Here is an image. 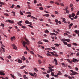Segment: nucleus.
I'll list each match as a JSON object with an SVG mask.
<instances>
[{
    "mask_svg": "<svg viewBox=\"0 0 79 79\" xmlns=\"http://www.w3.org/2000/svg\"><path fill=\"white\" fill-rule=\"evenodd\" d=\"M1 26H2V27H5V25H4V24H3L2 23L1 24Z\"/></svg>",
    "mask_w": 79,
    "mask_h": 79,
    "instance_id": "obj_59",
    "label": "nucleus"
},
{
    "mask_svg": "<svg viewBox=\"0 0 79 79\" xmlns=\"http://www.w3.org/2000/svg\"><path fill=\"white\" fill-rule=\"evenodd\" d=\"M54 73L52 72V73H51V75H52V76H54Z\"/></svg>",
    "mask_w": 79,
    "mask_h": 79,
    "instance_id": "obj_39",
    "label": "nucleus"
},
{
    "mask_svg": "<svg viewBox=\"0 0 79 79\" xmlns=\"http://www.w3.org/2000/svg\"><path fill=\"white\" fill-rule=\"evenodd\" d=\"M73 45H75V46H77V44L76 43H73Z\"/></svg>",
    "mask_w": 79,
    "mask_h": 79,
    "instance_id": "obj_27",
    "label": "nucleus"
},
{
    "mask_svg": "<svg viewBox=\"0 0 79 79\" xmlns=\"http://www.w3.org/2000/svg\"><path fill=\"white\" fill-rule=\"evenodd\" d=\"M68 47H71V44H67Z\"/></svg>",
    "mask_w": 79,
    "mask_h": 79,
    "instance_id": "obj_29",
    "label": "nucleus"
},
{
    "mask_svg": "<svg viewBox=\"0 0 79 79\" xmlns=\"http://www.w3.org/2000/svg\"><path fill=\"white\" fill-rule=\"evenodd\" d=\"M68 7H65V10H66V11L67 10H68Z\"/></svg>",
    "mask_w": 79,
    "mask_h": 79,
    "instance_id": "obj_62",
    "label": "nucleus"
},
{
    "mask_svg": "<svg viewBox=\"0 0 79 79\" xmlns=\"http://www.w3.org/2000/svg\"><path fill=\"white\" fill-rule=\"evenodd\" d=\"M65 35H68V34H67V33H64V35L65 36Z\"/></svg>",
    "mask_w": 79,
    "mask_h": 79,
    "instance_id": "obj_56",
    "label": "nucleus"
},
{
    "mask_svg": "<svg viewBox=\"0 0 79 79\" xmlns=\"http://www.w3.org/2000/svg\"><path fill=\"white\" fill-rule=\"evenodd\" d=\"M15 39H16V38H15V37L14 36L13 37H11V38L10 40H12V41H13V40H15Z\"/></svg>",
    "mask_w": 79,
    "mask_h": 79,
    "instance_id": "obj_9",
    "label": "nucleus"
},
{
    "mask_svg": "<svg viewBox=\"0 0 79 79\" xmlns=\"http://www.w3.org/2000/svg\"><path fill=\"white\" fill-rule=\"evenodd\" d=\"M14 6H15V5H12L11 6V8H13L14 7Z\"/></svg>",
    "mask_w": 79,
    "mask_h": 79,
    "instance_id": "obj_47",
    "label": "nucleus"
},
{
    "mask_svg": "<svg viewBox=\"0 0 79 79\" xmlns=\"http://www.w3.org/2000/svg\"><path fill=\"white\" fill-rule=\"evenodd\" d=\"M0 74L2 75V76H5V74L3 73V71H0Z\"/></svg>",
    "mask_w": 79,
    "mask_h": 79,
    "instance_id": "obj_5",
    "label": "nucleus"
},
{
    "mask_svg": "<svg viewBox=\"0 0 79 79\" xmlns=\"http://www.w3.org/2000/svg\"><path fill=\"white\" fill-rule=\"evenodd\" d=\"M51 3H55V2L53 1H50Z\"/></svg>",
    "mask_w": 79,
    "mask_h": 79,
    "instance_id": "obj_55",
    "label": "nucleus"
},
{
    "mask_svg": "<svg viewBox=\"0 0 79 79\" xmlns=\"http://www.w3.org/2000/svg\"><path fill=\"white\" fill-rule=\"evenodd\" d=\"M55 22L56 23H58V20H57V19H56V20H55Z\"/></svg>",
    "mask_w": 79,
    "mask_h": 79,
    "instance_id": "obj_54",
    "label": "nucleus"
},
{
    "mask_svg": "<svg viewBox=\"0 0 79 79\" xmlns=\"http://www.w3.org/2000/svg\"><path fill=\"white\" fill-rule=\"evenodd\" d=\"M72 17H73V18H74V16H75V14H74V13H73L72 14Z\"/></svg>",
    "mask_w": 79,
    "mask_h": 79,
    "instance_id": "obj_20",
    "label": "nucleus"
},
{
    "mask_svg": "<svg viewBox=\"0 0 79 79\" xmlns=\"http://www.w3.org/2000/svg\"><path fill=\"white\" fill-rule=\"evenodd\" d=\"M17 6L18 7V8H21V6H20L19 5H18Z\"/></svg>",
    "mask_w": 79,
    "mask_h": 79,
    "instance_id": "obj_58",
    "label": "nucleus"
},
{
    "mask_svg": "<svg viewBox=\"0 0 79 79\" xmlns=\"http://www.w3.org/2000/svg\"><path fill=\"white\" fill-rule=\"evenodd\" d=\"M38 44H42L43 43H42V42H41L40 41H39L38 42Z\"/></svg>",
    "mask_w": 79,
    "mask_h": 79,
    "instance_id": "obj_34",
    "label": "nucleus"
},
{
    "mask_svg": "<svg viewBox=\"0 0 79 79\" xmlns=\"http://www.w3.org/2000/svg\"><path fill=\"white\" fill-rule=\"evenodd\" d=\"M34 71H35V72H37V71H38V70H37V69L36 68H34Z\"/></svg>",
    "mask_w": 79,
    "mask_h": 79,
    "instance_id": "obj_17",
    "label": "nucleus"
},
{
    "mask_svg": "<svg viewBox=\"0 0 79 79\" xmlns=\"http://www.w3.org/2000/svg\"><path fill=\"white\" fill-rule=\"evenodd\" d=\"M75 33L76 34H79V31L78 30H75L74 31Z\"/></svg>",
    "mask_w": 79,
    "mask_h": 79,
    "instance_id": "obj_11",
    "label": "nucleus"
},
{
    "mask_svg": "<svg viewBox=\"0 0 79 79\" xmlns=\"http://www.w3.org/2000/svg\"><path fill=\"white\" fill-rule=\"evenodd\" d=\"M55 3L56 4V5H60V3H59V2H55Z\"/></svg>",
    "mask_w": 79,
    "mask_h": 79,
    "instance_id": "obj_30",
    "label": "nucleus"
},
{
    "mask_svg": "<svg viewBox=\"0 0 79 79\" xmlns=\"http://www.w3.org/2000/svg\"><path fill=\"white\" fill-rule=\"evenodd\" d=\"M22 28H23V29H26V27L24 26H22Z\"/></svg>",
    "mask_w": 79,
    "mask_h": 79,
    "instance_id": "obj_51",
    "label": "nucleus"
},
{
    "mask_svg": "<svg viewBox=\"0 0 79 79\" xmlns=\"http://www.w3.org/2000/svg\"><path fill=\"white\" fill-rule=\"evenodd\" d=\"M31 18H32V19H37V18H36L35 17L33 16H32L31 17Z\"/></svg>",
    "mask_w": 79,
    "mask_h": 79,
    "instance_id": "obj_22",
    "label": "nucleus"
},
{
    "mask_svg": "<svg viewBox=\"0 0 79 79\" xmlns=\"http://www.w3.org/2000/svg\"><path fill=\"white\" fill-rule=\"evenodd\" d=\"M73 62H74V63H76V61L77 62H78L79 61V60H77L76 59H75L74 58L73 59Z\"/></svg>",
    "mask_w": 79,
    "mask_h": 79,
    "instance_id": "obj_3",
    "label": "nucleus"
},
{
    "mask_svg": "<svg viewBox=\"0 0 79 79\" xmlns=\"http://www.w3.org/2000/svg\"><path fill=\"white\" fill-rule=\"evenodd\" d=\"M60 5H61V6H64V5L63 3H60Z\"/></svg>",
    "mask_w": 79,
    "mask_h": 79,
    "instance_id": "obj_43",
    "label": "nucleus"
},
{
    "mask_svg": "<svg viewBox=\"0 0 79 79\" xmlns=\"http://www.w3.org/2000/svg\"><path fill=\"white\" fill-rule=\"evenodd\" d=\"M0 4H1V5H5V3H4L1 2H0Z\"/></svg>",
    "mask_w": 79,
    "mask_h": 79,
    "instance_id": "obj_35",
    "label": "nucleus"
},
{
    "mask_svg": "<svg viewBox=\"0 0 79 79\" xmlns=\"http://www.w3.org/2000/svg\"><path fill=\"white\" fill-rule=\"evenodd\" d=\"M26 48L27 50H28V51H29V49H28V48H27V46H26L25 47Z\"/></svg>",
    "mask_w": 79,
    "mask_h": 79,
    "instance_id": "obj_28",
    "label": "nucleus"
},
{
    "mask_svg": "<svg viewBox=\"0 0 79 79\" xmlns=\"http://www.w3.org/2000/svg\"><path fill=\"white\" fill-rule=\"evenodd\" d=\"M51 48L52 49H53V50H55L56 48L55 47H51Z\"/></svg>",
    "mask_w": 79,
    "mask_h": 79,
    "instance_id": "obj_50",
    "label": "nucleus"
},
{
    "mask_svg": "<svg viewBox=\"0 0 79 79\" xmlns=\"http://www.w3.org/2000/svg\"><path fill=\"white\" fill-rule=\"evenodd\" d=\"M70 72L72 73L70 74V75L71 76H74L75 75H76V74H79L78 73H77L76 72H74V71L72 70H70Z\"/></svg>",
    "mask_w": 79,
    "mask_h": 79,
    "instance_id": "obj_2",
    "label": "nucleus"
},
{
    "mask_svg": "<svg viewBox=\"0 0 79 79\" xmlns=\"http://www.w3.org/2000/svg\"><path fill=\"white\" fill-rule=\"evenodd\" d=\"M49 71H50V72H52V71H54V69H49Z\"/></svg>",
    "mask_w": 79,
    "mask_h": 79,
    "instance_id": "obj_31",
    "label": "nucleus"
},
{
    "mask_svg": "<svg viewBox=\"0 0 79 79\" xmlns=\"http://www.w3.org/2000/svg\"><path fill=\"white\" fill-rule=\"evenodd\" d=\"M25 24H29V22L27 20H26L25 22Z\"/></svg>",
    "mask_w": 79,
    "mask_h": 79,
    "instance_id": "obj_14",
    "label": "nucleus"
},
{
    "mask_svg": "<svg viewBox=\"0 0 79 79\" xmlns=\"http://www.w3.org/2000/svg\"><path fill=\"white\" fill-rule=\"evenodd\" d=\"M24 73L25 74H28V73L26 72V71H24Z\"/></svg>",
    "mask_w": 79,
    "mask_h": 79,
    "instance_id": "obj_44",
    "label": "nucleus"
},
{
    "mask_svg": "<svg viewBox=\"0 0 79 79\" xmlns=\"http://www.w3.org/2000/svg\"><path fill=\"white\" fill-rule=\"evenodd\" d=\"M0 4H1V5H5V3H4L1 2H0Z\"/></svg>",
    "mask_w": 79,
    "mask_h": 79,
    "instance_id": "obj_36",
    "label": "nucleus"
},
{
    "mask_svg": "<svg viewBox=\"0 0 79 79\" xmlns=\"http://www.w3.org/2000/svg\"><path fill=\"white\" fill-rule=\"evenodd\" d=\"M25 40L28 43L26 42L25 41H23V42H22V44H23V47H26V44H27V45H29V40H28L27 39H25Z\"/></svg>",
    "mask_w": 79,
    "mask_h": 79,
    "instance_id": "obj_1",
    "label": "nucleus"
},
{
    "mask_svg": "<svg viewBox=\"0 0 79 79\" xmlns=\"http://www.w3.org/2000/svg\"><path fill=\"white\" fill-rule=\"evenodd\" d=\"M43 16H46V17H48V16H49V15L48 14H46L45 15H44Z\"/></svg>",
    "mask_w": 79,
    "mask_h": 79,
    "instance_id": "obj_18",
    "label": "nucleus"
},
{
    "mask_svg": "<svg viewBox=\"0 0 79 79\" xmlns=\"http://www.w3.org/2000/svg\"><path fill=\"white\" fill-rule=\"evenodd\" d=\"M73 6V4H70V7H72Z\"/></svg>",
    "mask_w": 79,
    "mask_h": 79,
    "instance_id": "obj_63",
    "label": "nucleus"
},
{
    "mask_svg": "<svg viewBox=\"0 0 79 79\" xmlns=\"http://www.w3.org/2000/svg\"><path fill=\"white\" fill-rule=\"evenodd\" d=\"M46 77H48V78L49 77V74H47L46 75Z\"/></svg>",
    "mask_w": 79,
    "mask_h": 79,
    "instance_id": "obj_61",
    "label": "nucleus"
},
{
    "mask_svg": "<svg viewBox=\"0 0 79 79\" xmlns=\"http://www.w3.org/2000/svg\"><path fill=\"white\" fill-rule=\"evenodd\" d=\"M4 15H5V16H9L8 14L7 13H5L4 14Z\"/></svg>",
    "mask_w": 79,
    "mask_h": 79,
    "instance_id": "obj_42",
    "label": "nucleus"
},
{
    "mask_svg": "<svg viewBox=\"0 0 79 79\" xmlns=\"http://www.w3.org/2000/svg\"><path fill=\"white\" fill-rule=\"evenodd\" d=\"M45 32L46 33H47V34H48V32H49V31H48V30H46Z\"/></svg>",
    "mask_w": 79,
    "mask_h": 79,
    "instance_id": "obj_46",
    "label": "nucleus"
},
{
    "mask_svg": "<svg viewBox=\"0 0 79 79\" xmlns=\"http://www.w3.org/2000/svg\"><path fill=\"white\" fill-rule=\"evenodd\" d=\"M29 74H30V75H31V76H33V77L34 76V74H32V73H29Z\"/></svg>",
    "mask_w": 79,
    "mask_h": 79,
    "instance_id": "obj_25",
    "label": "nucleus"
},
{
    "mask_svg": "<svg viewBox=\"0 0 79 79\" xmlns=\"http://www.w3.org/2000/svg\"><path fill=\"white\" fill-rule=\"evenodd\" d=\"M66 60L68 61V62L69 63H71V64H72V61H71L70 60H69L68 59H67Z\"/></svg>",
    "mask_w": 79,
    "mask_h": 79,
    "instance_id": "obj_10",
    "label": "nucleus"
},
{
    "mask_svg": "<svg viewBox=\"0 0 79 79\" xmlns=\"http://www.w3.org/2000/svg\"><path fill=\"white\" fill-rule=\"evenodd\" d=\"M10 76L13 78H15V76H14V75H12V74H10Z\"/></svg>",
    "mask_w": 79,
    "mask_h": 79,
    "instance_id": "obj_33",
    "label": "nucleus"
},
{
    "mask_svg": "<svg viewBox=\"0 0 79 79\" xmlns=\"http://www.w3.org/2000/svg\"><path fill=\"white\" fill-rule=\"evenodd\" d=\"M54 60L55 61L56 65H57V64H58V62L57 61V60H56V59H54Z\"/></svg>",
    "mask_w": 79,
    "mask_h": 79,
    "instance_id": "obj_6",
    "label": "nucleus"
},
{
    "mask_svg": "<svg viewBox=\"0 0 79 79\" xmlns=\"http://www.w3.org/2000/svg\"><path fill=\"white\" fill-rule=\"evenodd\" d=\"M66 13H68V14H69V11L68 10H66Z\"/></svg>",
    "mask_w": 79,
    "mask_h": 79,
    "instance_id": "obj_57",
    "label": "nucleus"
},
{
    "mask_svg": "<svg viewBox=\"0 0 79 79\" xmlns=\"http://www.w3.org/2000/svg\"><path fill=\"white\" fill-rule=\"evenodd\" d=\"M53 68V66H52V67H49L48 68L49 69H52V68Z\"/></svg>",
    "mask_w": 79,
    "mask_h": 79,
    "instance_id": "obj_41",
    "label": "nucleus"
},
{
    "mask_svg": "<svg viewBox=\"0 0 79 79\" xmlns=\"http://www.w3.org/2000/svg\"><path fill=\"white\" fill-rule=\"evenodd\" d=\"M18 74L19 76L20 77H21L22 76L21 75V74L20 73H18Z\"/></svg>",
    "mask_w": 79,
    "mask_h": 79,
    "instance_id": "obj_32",
    "label": "nucleus"
},
{
    "mask_svg": "<svg viewBox=\"0 0 79 79\" xmlns=\"http://www.w3.org/2000/svg\"><path fill=\"white\" fill-rule=\"evenodd\" d=\"M20 15H23V12L20 11Z\"/></svg>",
    "mask_w": 79,
    "mask_h": 79,
    "instance_id": "obj_48",
    "label": "nucleus"
},
{
    "mask_svg": "<svg viewBox=\"0 0 79 79\" xmlns=\"http://www.w3.org/2000/svg\"><path fill=\"white\" fill-rule=\"evenodd\" d=\"M64 40H65V41H66L67 42H70V40L68 39H64Z\"/></svg>",
    "mask_w": 79,
    "mask_h": 79,
    "instance_id": "obj_13",
    "label": "nucleus"
},
{
    "mask_svg": "<svg viewBox=\"0 0 79 79\" xmlns=\"http://www.w3.org/2000/svg\"><path fill=\"white\" fill-rule=\"evenodd\" d=\"M54 56H56L57 57H58V55L56 54H55Z\"/></svg>",
    "mask_w": 79,
    "mask_h": 79,
    "instance_id": "obj_49",
    "label": "nucleus"
},
{
    "mask_svg": "<svg viewBox=\"0 0 79 79\" xmlns=\"http://www.w3.org/2000/svg\"><path fill=\"white\" fill-rule=\"evenodd\" d=\"M18 63H21L23 62L22 60H20V59H19L18 61Z\"/></svg>",
    "mask_w": 79,
    "mask_h": 79,
    "instance_id": "obj_12",
    "label": "nucleus"
},
{
    "mask_svg": "<svg viewBox=\"0 0 79 79\" xmlns=\"http://www.w3.org/2000/svg\"><path fill=\"white\" fill-rule=\"evenodd\" d=\"M50 53H51L52 55H55V54H54V53L53 52H51Z\"/></svg>",
    "mask_w": 79,
    "mask_h": 79,
    "instance_id": "obj_53",
    "label": "nucleus"
},
{
    "mask_svg": "<svg viewBox=\"0 0 79 79\" xmlns=\"http://www.w3.org/2000/svg\"><path fill=\"white\" fill-rule=\"evenodd\" d=\"M68 67L69 68H70V69H72V67H71V66H70L69 65H68Z\"/></svg>",
    "mask_w": 79,
    "mask_h": 79,
    "instance_id": "obj_60",
    "label": "nucleus"
},
{
    "mask_svg": "<svg viewBox=\"0 0 79 79\" xmlns=\"http://www.w3.org/2000/svg\"><path fill=\"white\" fill-rule=\"evenodd\" d=\"M25 67H26V65H24V66L21 67L20 68V69H23V68H25Z\"/></svg>",
    "mask_w": 79,
    "mask_h": 79,
    "instance_id": "obj_26",
    "label": "nucleus"
},
{
    "mask_svg": "<svg viewBox=\"0 0 79 79\" xmlns=\"http://www.w3.org/2000/svg\"><path fill=\"white\" fill-rule=\"evenodd\" d=\"M26 75H24L23 77H24V78L25 79H27V77H26Z\"/></svg>",
    "mask_w": 79,
    "mask_h": 79,
    "instance_id": "obj_21",
    "label": "nucleus"
},
{
    "mask_svg": "<svg viewBox=\"0 0 79 79\" xmlns=\"http://www.w3.org/2000/svg\"><path fill=\"white\" fill-rule=\"evenodd\" d=\"M7 58L9 59H10L11 58V56H10V55H9L7 56Z\"/></svg>",
    "mask_w": 79,
    "mask_h": 79,
    "instance_id": "obj_37",
    "label": "nucleus"
},
{
    "mask_svg": "<svg viewBox=\"0 0 79 79\" xmlns=\"http://www.w3.org/2000/svg\"><path fill=\"white\" fill-rule=\"evenodd\" d=\"M38 62H39V63H42V61H41V60H38Z\"/></svg>",
    "mask_w": 79,
    "mask_h": 79,
    "instance_id": "obj_52",
    "label": "nucleus"
},
{
    "mask_svg": "<svg viewBox=\"0 0 79 79\" xmlns=\"http://www.w3.org/2000/svg\"><path fill=\"white\" fill-rule=\"evenodd\" d=\"M21 23H23V21H21L19 22H18V24H19V26H22V24H21Z\"/></svg>",
    "mask_w": 79,
    "mask_h": 79,
    "instance_id": "obj_7",
    "label": "nucleus"
},
{
    "mask_svg": "<svg viewBox=\"0 0 79 79\" xmlns=\"http://www.w3.org/2000/svg\"><path fill=\"white\" fill-rule=\"evenodd\" d=\"M34 3H37V0H34Z\"/></svg>",
    "mask_w": 79,
    "mask_h": 79,
    "instance_id": "obj_45",
    "label": "nucleus"
},
{
    "mask_svg": "<svg viewBox=\"0 0 79 79\" xmlns=\"http://www.w3.org/2000/svg\"><path fill=\"white\" fill-rule=\"evenodd\" d=\"M8 23H11V24H12L13 23H14V22L13 21H11L10 20H8Z\"/></svg>",
    "mask_w": 79,
    "mask_h": 79,
    "instance_id": "obj_8",
    "label": "nucleus"
},
{
    "mask_svg": "<svg viewBox=\"0 0 79 79\" xmlns=\"http://www.w3.org/2000/svg\"><path fill=\"white\" fill-rule=\"evenodd\" d=\"M43 41H44V42H48V40H47L44 39L43 40Z\"/></svg>",
    "mask_w": 79,
    "mask_h": 79,
    "instance_id": "obj_19",
    "label": "nucleus"
},
{
    "mask_svg": "<svg viewBox=\"0 0 79 79\" xmlns=\"http://www.w3.org/2000/svg\"><path fill=\"white\" fill-rule=\"evenodd\" d=\"M39 9L40 10H43V8L42 7H40L39 8Z\"/></svg>",
    "mask_w": 79,
    "mask_h": 79,
    "instance_id": "obj_40",
    "label": "nucleus"
},
{
    "mask_svg": "<svg viewBox=\"0 0 79 79\" xmlns=\"http://www.w3.org/2000/svg\"><path fill=\"white\" fill-rule=\"evenodd\" d=\"M54 45H56L57 47H59V44H55Z\"/></svg>",
    "mask_w": 79,
    "mask_h": 79,
    "instance_id": "obj_38",
    "label": "nucleus"
},
{
    "mask_svg": "<svg viewBox=\"0 0 79 79\" xmlns=\"http://www.w3.org/2000/svg\"><path fill=\"white\" fill-rule=\"evenodd\" d=\"M65 20H66V19H65V18H63L62 22L64 23H66V22Z\"/></svg>",
    "mask_w": 79,
    "mask_h": 79,
    "instance_id": "obj_16",
    "label": "nucleus"
},
{
    "mask_svg": "<svg viewBox=\"0 0 79 79\" xmlns=\"http://www.w3.org/2000/svg\"><path fill=\"white\" fill-rule=\"evenodd\" d=\"M12 47H13V49H15V50H16L17 48H16V46L15 45V44H12Z\"/></svg>",
    "mask_w": 79,
    "mask_h": 79,
    "instance_id": "obj_4",
    "label": "nucleus"
},
{
    "mask_svg": "<svg viewBox=\"0 0 79 79\" xmlns=\"http://www.w3.org/2000/svg\"><path fill=\"white\" fill-rule=\"evenodd\" d=\"M30 53L31 54H32V55H34V52L32 51H31L30 52Z\"/></svg>",
    "mask_w": 79,
    "mask_h": 79,
    "instance_id": "obj_24",
    "label": "nucleus"
},
{
    "mask_svg": "<svg viewBox=\"0 0 79 79\" xmlns=\"http://www.w3.org/2000/svg\"><path fill=\"white\" fill-rule=\"evenodd\" d=\"M69 18H72V15L71 14H69Z\"/></svg>",
    "mask_w": 79,
    "mask_h": 79,
    "instance_id": "obj_23",
    "label": "nucleus"
},
{
    "mask_svg": "<svg viewBox=\"0 0 79 79\" xmlns=\"http://www.w3.org/2000/svg\"><path fill=\"white\" fill-rule=\"evenodd\" d=\"M77 15H76L75 17H74V19H77Z\"/></svg>",
    "mask_w": 79,
    "mask_h": 79,
    "instance_id": "obj_64",
    "label": "nucleus"
},
{
    "mask_svg": "<svg viewBox=\"0 0 79 79\" xmlns=\"http://www.w3.org/2000/svg\"><path fill=\"white\" fill-rule=\"evenodd\" d=\"M50 35H56V34L54 33H50Z\"/></svg>",
    "mask_w": 79,
    "mask_h": 79,
    "instance_id": "obj_15",
    "label": "nucleus"
}]
</instances>
